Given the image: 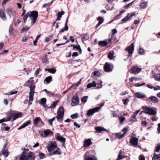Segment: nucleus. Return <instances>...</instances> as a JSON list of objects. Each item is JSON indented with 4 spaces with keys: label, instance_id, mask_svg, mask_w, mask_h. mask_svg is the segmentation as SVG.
<instances>
[{
    "label": "nucleus",
    "instance_id": "47",
    "mask_svg": "<svg viewBox=\"0 0 160 160\" xmlns=\"http://www.w3.org/2000/svg\"><path fill=\"white\" fill-rule=\"evenodd\" d=\"M98 20L99 21L98 22L101 24L104 21L103 18L101 17H99L98 18Z\"/></svg>",
    "mask_w": 160,
    "mask_h": 160
},
{
    "label": "nucleus",
    "instance_id": "38",
    "mask_svg": "<svg viewBox=\"0 0 160 160\" xmlns=\"http://www.w3.org/2000/svg\"><path fill=\"white\" fill-rule=\"evenodd\" d=\"M114 52L112 51H110L108 54V58L110 59H112L113 58Z\"/></svg>",
    "mask_w": 160,
    "mask_h": 160
},
{
    "label": "nucleus",
    "instance_id": "32",
    "mask_svg": "<svg viewBox=\"0 0 160 160\" xmlns=\"http://www.w3.org/2000/svg\"><path fill=\"white\" fill-rule=\"evenodd\" d=\"M96 85L97 84L96 82L95 81H93L92 83H88L87 86V87L88 88H90L92 87H95Z\"/></svg>",
    "mask_w": 160,
    "mask_h": 160
},
{
    "label": "nucleus",
    "instance_id": "6",
    "mask_svg": "<svg viewBox=\"0 0 160 160\" xmlns=\"http://www.w3.org/2000/svg\"><path fill=\"white\" fill-rule=\"evenodd\" d=\"M56 148L57 144L56 142L54 141H52L49 143L47 148L50 153H51V151L53 150Z\"/></svg>",
    "mask_w": 160,
    "mask_h": 160
},
{
    "label": "nucleus",
    "instance_id": "26",
    "mask_svg": "<svg viewBox=\"0 0 160 160\" xmlns=\"http://www.w3.org/2000/svg\"><path fill=\"white\" fill-rule=\"evenodd\" d=\"M30 123V122L29 121H27L25 123H24L20 127L18 128V130H20L22 128H23L26 126L29 125Z\"/></svg>",
    "mask_w": 160,
    "mask_h": 160
},
{
    "label": "nucleus",
    "instance_id": "64",
    "mask_svg": "<svg viewBox=\"0 0 160 160\" xmlns=\"http://www.w3.org/2000/svg\"><path fill=\"white\" fill-rule=\"evenodd\" d=\"M139 160H145V158L143 155H140L139 157Z\"/></svg>",
    "mask_w": 160,
    "mask_h": 160
},
{
    "label": "nucleus",
    "instance_id": "40",
    "mask_svg": "<svg viewBox=\"0 0 160 160\" xmlns=\"http://www.w3.org/2000/svg\"><path fill=\"white\" fill-rule=\"evenodd\" d=\"M47 55L45 54L42 57V62L46 63L47 62Z\"/></svg>",
    "mask_w": 160,
    "mask_h": 160
},
{
    "label": "nucleus",
    "instance_id": "61",
    "mask_svg": "<svg viewBox=\"0 0 160 160\" xmlns=\"http://www.w3.org/2000/svg\"><path fill=\"white\" fill-rule=\"evenodd\" d=\"M46 94L49 97L53 96V94L52 92L49 91H48Z\"/></svg>",
    "mask_w": 160,
    "mask_h": 160
},
{
    "label": "nucleus",
    "instance_id": "19",
    "mask_svg": "<svg viewBox=\"0 0 160 160\" xmlns=\"http://www.w3.org/2000/svg\"><path fill=\"white\" fill-rule=\"evenodd\" d=\"M149 99L153 103H157L158 102V98L155 96H152L150 97L149 98Z\"/></svg>",
    "mask_w": 160,
    "mask_h": 160
},
{
    "label": "nucleus",
    "instance_id": "8",
    "mask_svg": "<svg viewBox=\"0 0 160 160\" xmlns=\"http://www.w3.org/2000/svg\"><path fill=\"white\" fill-rule=\"evenodd\" d=\"M138 138H136L135 137L131 136L129 142L131 145L136 147L137 146L138 143Z\"/></svg>",
    "mask_w": 160,
    "mask_h": 160
},
{
    "label": "nucleus",
    "instance_id": "23",
    "mask_svg": "<svg viewBox=\"0 0 160 160\" xmlns=\"http://www.w3.org/2000/svg\"><path fill=\"white\" fill-rule=\"evenodd\" d=\"M95 129L98 132H100L102 131H107V130L106 129H105L103 127H95Z\"/></svg>",
    "mask_w": 160,
    "mask_h": 160
},
{
    "label": "nucleus",
    "instance_id": "25",
    "mask_svg": "<svg viewBox=\"0 0 160 160\" xmlns=\"http://www.w3.org/2000/svg\"><path fill=\"white\" fill-rule=\"evenodd\" d=\"M40 122L43 123L42 120L39 117H36L34 120V124L35 125H37Z\"/></svg>",
    "mask_w": 160,
    "mask_h": 160
},
{
    "label": "nucleus",
    "instance_id": "9",
    "mask_svg": "<svg viewBox=\"0 0 160 160\" xmlns=\"http://www.w3.org/2000/svg\"><path fill=\"white\" fill-rule=\"evenodd\" d=\"M100 109V107H96L90 109L88 111L87 114L88 116L92 115L94 113L98 112Z\"/></svg>",
    "mask_w": 160,
    "mask_h": 160
},
{
    "label": "nucleus",
    "instance_id": "46",
    "mask_svg": "<svg viewBox=\"0 0 160 160\" xmlns=\"http://www.w3.org/2000/svg\"><path fill=\"white\" fill-rule=\"evenodd\" d=\"M147 2H144L141 4V7L142 8H144L147 6Z\"/></svg>",
    "mask_w": 160,
    "mask_h": 160
},
{
    "label": "nucleus",
    "instance_id": "11",
    "mask_svg": "<svg viewBox=\"0 0 160 160\" xmlns=\"http://www.w3.org/2000/svg\"><path fill=\"white\" fill-rule=\"evenodd\" d=\"M136 14L135 12L133 13H128L127 15L122 20V21L125 22L126 21L129 20L133 16Z\"/></svg>",
    "mask_w": 160,
    "mask_h": 160
},
{
    "label": "nucleus",
    "instance_id": "31",
    "mask_svg": "<svg viewBox=\"0 0 160 160\" xmlns=\"http://www.w3.org/2000/svg\"><path fill=\"white\" fill-rule=\"evenodd\" d=\"M2 152L3 155L6 157H7L8 155V152L7 149H6V147L4 146L2 149Z\"/></svg>",
    "mask_w": 160,
    "mask_h": 160
},
{
    "label": "nucleus",
    "instance_id": "55",
    "mask_svg": "<svg viewBox=\"0 0 160 160\" xmlns=\"http://www.w3.org/2000/svg\"><path fill=\"white\" fill-rule=\"evenodd\" d=\"M40 37V35H38V36H37L35 40L33 41V43H34V45H36V42H37L38 38H39Z\"/></svg>",
    "mask_w": 160,
    "mask_h": 160
},
{
    "label": "nucleus",
    "instance_id": "16",
    "mask_svg": "<svg viewBox=\"0 0 160 160\" xmlns=\"http://www.w3.org/2000/svg\"><path fill=\"white\" fill-rule=\"evenodd\" d=\"M87 153L85 155L84 160H97V158L93 155L90 156H87Z\"/></svg>",
    "mask_w": 160,
    "mask_h": 160
},
{
    "label": "nucleus",
    "instance_id": "53",
    "mask_svg": "<svg viewBox=\"0 0 160 160\" xmlns=\"http://www.w3.org/2000/svg\"><path fill=\"white\" fill-rule=\"evenodd\" d=\"M128 131V128L127 127H125L122 130V132H123L124 133L123 134H125H125Z\"/></svg>",
    "mask_w": 160,
    "mask_h": 160
},
{
    "label": "nucleus",
    "instance_id": "48",
    "mask_svg": "<svg viewBox=\"0 0 160 160\" xmlns=\"http://www.w3.org/2000/svg\"><path fill=\"white\" fill-rule=\"evenodd\" d=\"M160 151V144H158L157 145L156 147V149L154 150V152H159Z\"/></svg>",
    "mask_w": 160,
    "mask_h": 160
},
{
    "label": "nucleus",
    "instance_id": "52",
    "mask_svg": "<svg viewBox=\"0 0 160 160\" xmlns=\"http://www.w3.org/2000/svg\"><path fill=\"white\" fill-rule=\"evenodd\" d=\"M119 118L120 120V123H122L124 120L125 119V118L124 117H119Z\"/></svg>",
    "mask_w": 160,
    "mask_h": 160
},
{
    "label": "nucleus",
    "instance_id": "62",
    "mask_svg": "<svg viewBox=\"0 0 160 160\" xmlns=\"http://www.w3.org/2000/svg\"><path fill=\"white\" fill-rule=\"evenodd\" d=\"M147 122L146 121H142V122L141 123V125L143 127H146V125H147Z\"/></svg>",
    "mask_w": 160,
    "mask_h": 160
},
{
    "label": "nucleus",
    "instance_id": "24",
    "mask_svg": "<svg viewBox=\"0 0 160 160\" xmlns=\"http://www.w3.org/2000/svg\"><path fill=\"white\" fill-rule=\"evenodd\" d=\"M100 73L98 71H95L93 72L91 75V77L93 78H96L99 76Z\"/></svg>",
    "mask_w": 160,
    "mask_h": 160
},
{
    "label": "nucleus",
    "instance_id": "28",
    "mask_svg": "<svg viewBox=\"0 0 160 160\" xmlns=\"http://www.w3.org/2000/svg\"><path fill=\"white\" fill-rule=\"evenodd\" d=\"M107 44V40L100 41L98 42V45L101 47L106 46Z\"/></svg>",
    "mask_w": 160,
    "mask_h": 160
},
{
    "label": "nucleus",
    "instance_id": "59",
    "mask_svg": "<svg viewBox=\"0 0 160 160\" xmlns=\"http://www.w3.org/2000/svg\"><path fill=\"white\" fill-rule=\"evenodd\" d=\"M21 22V21L20 19H18L17 20L16 22H15L14 25L15 26H17Z\"/></svg>",
    "mask_w": 160,
    "mask_h": 160
},
{
    "label": "nucleus",
    "instance_id": "10",
    "mask_svg": "<svg viewBox=\"0 0 160 160\" xmlns=\"http://www.w3.org/2000/svg\"><path fill=\"white\" fill-rule=\"evenodd\" d=\"M141 71V69L137 66H134L131 69L130 72L132 74H136L139 73Z\"/></svg>",
    "mask_w": 160,
    "mask_h": 160
},
{
    "label": "nucleus",
    "instance_id": "4",
    "mask_svg": "<svg viewBox=\"0 0 160 160\" xmlns=\"http://www.w3.org/2000/svg\"><path fill=\"white\" fill-rule=\"evenodd\" d=\"M64 114L63 108L62 107H60L58 111L57 115L56 117L58 121L60 122L62 120Z\"/></svg>",
    "mask_w": 160,
    "mask_h": 160
},
{
    "label": "nucleus",
    "instance_id": "33",
    "mask_svg": "<svg viewBox=\"0 0 160 160\" xmlns=\"http://www.w3.org/2000/svg\"><path fill=\"white\" fill-rule=\"evenodd\" d=\"M0 17L3 19L5 20L6 19L5 14L3 10H0Z\"/></svg>",
    "mask_w": 160,
    "mask_h": 160
},
{
    "label": "nucleus",
    "instance_id": "3",
    "mask_svg": "<svg viewBox=\"0 0 160 160\" xmlns=\"http://www.w3.org/2000/svg\"><path fill=\"white\" fill-rule=\"evenodd\" d=\"M143 109V112L150 115H155L156 114L157 109L155 108H150L148 107H142Z\"/></svg>",
    "mask_w": 160,
    "mask_h": 160
},
{
    "label": "nucleus",
    "instance_id": "58",
    "mask_svg": "<svg viewBox=\"0 0 160 160\" xmlns=\"http://www.w3.org/2000/svg\"><path fill=\"white\" fill-rule=\"evenodd\" d=\"M134 1H132V2L129 3L126 5L124 6V8H125L127 9L131 5L132 3H133Z\"/></svg>",
    "mask_w": 160,
    "mask_h": 160
},
{
    "label": "nucleus",
    "instance_id": "49",
    "mask_svg": "<svg viewBox=\"0 0 160 160\" xmlns=\"http://www.w3.org/2000/svg\"><path fill=\"white\" fill-rule=\"evenodd\" d=\"M78 113H76L71 115V117L73 119L76 118L78 117Z\"/></svg>",
    "mask_w": 160,
    "mask_h": 160
},
{
    "label": "nucleus",
    "instance_id": "35",
    "mask_svg": "<svg viewBox=\"0 0 160 160\" xmlns=\"http://www.w3.org/2000/svg\"><path fill=\"white\" fill-rule=\"evenodd\" d=\"M61 153V152L60 150V149L58 148L54 152L52 153H50V155H52L53 154H60Z\"/></svg>",
    "mask_w": 160,
    "mask_h": 160
},
{
    "label": "nucleus",
    "instance_id": "2",
    "mask_svg": "<svg viewBox=\"0 0 160 160\" xmlns=\"http://www.w3.org/2000/svg\"><path fill=\"white\" fill-rule=\"evenodd\" d=\"M27 151L28 150H25L21 154L19 158L20 160H34L35 156L32 152H30L27 153Z\"/></svg>",
    "mask_w": 160,
    "mask_h": 160
},
{
    "label": "nucleus",
    "instance_id": "57",
    "mask_svg": "<svg viewBox=\"0 0 160 160\" xmlns=\"http://www.w3.org/2000/svg\"><path fill=\"white\" fill-rule=\"evenodd\" d=\"M144 50L142 48H140L138 51V53L140 54H142L144 53Z\"/></svg>",
    "mask_w": 160,
    "mask_h": 160
},
{
    "label": "nucleus",
    "instance_id": "56",
    "mask_svg": "<svg viewBox=\"0 0 160 160\" xmlns=\"http://www.w3.org/2000/svg\"><path fill=\"white\" fill-rule=\"evenodd\" d=\"M136 116L133 114V115H132V117L131 119V121L133 122H135L136 121Z\"/></svg>",
    "mask_w": 160,
    "mask_h": 160
},
{
    "label": "nucleus",
    "instance_id": "15",
    "mask_svg": "<svg viewBox=\"0 0 160 160\" xmlns=\"http://www.w3.org/2000/svg\"><path fill=\"white\" fill-rule=\"evenodd\" d=\"M46 99L45 98H42L39 101V103L42 105L45 108H49L48 107L46 104Z\"/></svg>",
    "mask_w": 160,
    "mask_h": 160
},
{
    "label": "nucleus",
    "instance_id": "1",
    "mask_svg": "<svg viewBox=\"0 0 160 160\" xmlns=\"http://www.w3.org/2000/svg\"><path fill=\"white\" fill-rule=\"evenodd\" d=\"M29 16L32 20L31 24L32 25L36 22V20L38 17V12L36 11H34L32 12H28L23 16V19L24 23L25 22L27 18Z\"/></svg>",
    "mask_w": 160,
    "mask_h": 160
},
{
    "label": "nucleus",
    "instance_id": "12",
    "mask_svg": "<svg viewBox=\"0 0 160 160\" xmlns=\"http://www.w3.org/2000/svg\"><path fill=\"white\" fill-rule=\"evenodd\" d=\"M22 115L23 114L21 112L18 113H12V121H14L18 118H21Z\"/></svg>",
    "mask_w": 160,
    "mask_h": 160
},
{
    "label": "nucleus",
    "instance_id": "22",
    "mask_svg": "<svg viewBox=\"0 0 160 160\" xmlns=\"http://www.w3.org/2000/svg\"><path fill=\"white\" fill-rule=\"evenodd\" d=\"M92 144V142L90 139H86L85 140L84 142V147H88L89 146Z\"/></svg>",
    "mask_w": 160,
    "mask_h": 160
},
{
    "label": "nucleus",
    "instance_id": "36",
    "mask_svg": "<svg viewBox=\"0 0 160 160\" xmlns=\"http://www.w3.org/2000/svg\"><path fill=\"white\" fill-rule=\"evenodd\" d=\"M123 152L122 151H120L119 155L118 156V158L116 160H120L124 158V156L122 155Z\"/></svg>",
    "mask_w": 160,
    "mask_h": 160
},
{
    "label": "nucleus",
    "instance_id": "18",
    "mask_svg": "<svg viewBox=\"0 0 160 160\" xmlns=\"http://www.w3.org/2000/svg\"><path fill=\"white\" fill-rule=\"evenodd\" d=\"M7 14L10 16L11 17L13 16L15 14V12L13 10L8 8L6 10Z\"/></svg>",
    "mask_w": 160,
    "mask_h": 160
},
{
    "label": "nucleus",
    "instance_id": "20",
    "mask_svg": "<svg viewBox=\"0 0 160 160\" xmlns=\"http://www.w3.org/2000/svg\"><path fill=\"white\" fill-rule=\"evenodd\" d=\"M135 95L136 97L138 98H144L146 97V95L144 93L138 92L136 93Z\"/></svg>",
    "mask_w": 160,
    "mask_h": 160
},
{
    "label": "nucleus",
    "instance_id": "51",
    "mask_svg": "<svg viewBox=\"0 0 160 160\" xmlns=\"http://www.w3.org/2000/svg\"><path fill=\"white\" fill-rule=\"evenodd\" d=\"M55 119V117H53L51 119H49L48 120V124L50 125H52V122Z\"/></svg>",
    "mask_w": 160,
    "mask_h": 160
},
{
    "label": "nucleus",
    "instance_id": "34",
    "mask_svg": "<svg viewBox=\"0 0 160 160\" xmlns=\"http://www.w3.org/2000/svg\"><path fill=\"white\" fill-rule=\"evenodd\" d=\"M64 14V12L63 11H62L60 12H58V14L57 18V20L58 21L60 20V18Z\"/></svg>",
    "mask_w": 160,
    "mask_h": 160
},
{
    "label": "nucleus",
    "instance_id": "44",
    "mask_svg": "<svg viewBox=\"0 0 160 160\" xmlns=\"http://www.w3.org/2000/svg\"><path fill=\"white\" fill-rule=\"evenodd\" d=\"M138 78L136 77H132L129 78V80L130 82H132L134 80L136 81Z\"/></svg>",
    "mask_w": 160,
    "mask_h": 160
},
{
    "label": "nucleus",
    "instance_id": "54",
    "mask_svg": "<svg viewBox=\"0 0 160 160\" xmlns=\"http://www.w3.org/2000/svg\"><path fill=\"white\" fill-rule=\"evenodd\" d=\"M39 158L40 159H42L44 158L45 155L44 154L42 153H40L39 154Z\"/></svg>",
    "mask_w": 160,
    "mask_h": 160
},
{
    "label": "nucleus",
    "instance_id": "45",
    "mask_svg": "<svg viewBox=\"0 0 160 160\" xmlns=\"http://www.w3.org/2000/svg\"><path fill=\"white\" fill-rule=\"evenodd\" d=\"M58 102V101L53 102L52 103L51 105L50 108H55Z\"/></svg>",
    "mask_w": 160,
    "mask_h": 160
},
{
    "label": "nucleus",
    "instance_id": "17",
    "mask_svg": "<svg viewBox=\"0 0 160 160\" xmlns=\"http://www.w3.org/2000/svg\"><path fill=\"white\" fill-rule=\"evenodd\" d=\"M104 69L105 71L106 72H110L112 71L110 65L108 62H106L105 63L104 67Z\"/></svg>",
    "mask_w": 160,
    "mask_h": 160
},
{
    "label": "nucleus",
    "instance_id": "14",
    "mask_svg": "<svg viewBox=\"0 0 160 160\" xmlns=\"http://www.w3.org/2000/svg\"><path fill=\"white\" fill-rule=\"evenodd\" d=\"M134 46L133 43H132L126 49L130 54H132L134 49Z\"/></svg>",
    "mask_w": 160,
    "mask_h": 160
},
{
    "label": "nucleus",
    "instance_id": "60",
    "mask_svg": "<svg viewBox=\"0 0 160 160\" xmlns=\"http://www.w3.org/2000/svg\"><path fill=\"white\" fill-rule=\"evenodd\" d=\"M145 84V83H136L135 85V86L136 87H140L142 85H144Z\"/></svg>",
    "mask_w": 160,
    "mask_h": 160
},
{
    "label": "nucleus",
    "instance_id": "30",
    "mask_svg": "<svg viewBox=\"0 0 160 160\" xmlns=\"http://www.w3.org/2000/svg\"><path fill=\"white\" fill-rule=\"evenodd\" d=\"M34 93V91H30L29 96V99L30 101H32L33 100V96Z\"/></svg>",
    "mask_w": 160,
    "mask_h": 160
},
{
    "label": "nucleus",
    "instance_id": "7",
    "mask_svg": "<svg viewBox=\"0 0 160 160\" xmlns=\"http://www.w3.org/2000/svg\"><path fill=\"white\" fill-rule=\"evenodd\" d=\"M53 134L52 131L49 129L42 131L41 133V136L43 138H46L47 136L51 135Z\"/></svg>",
    "mask_w": 160,
    "mask_h": 160
},
{
    "label": "nucleus",
    "instance_id": "41",
    "mask_svg": "<svg viewBox=\"0 0 160 160\" xmlns=\"http://www.w3.org/2000/svg\"><path fill=\"white\" fill-rule=\"evenodd\" d=\"M52 77L48 76L47 77L44 79V81H46L47 83H49L52 80Z\"/></svg>",
    "mask_w": 160,
    "mask_h": 160
},
{
    "label": "nucleus",
    "instance_id": "21",
    "mask_svg": "<svg viewBox=\"0 0 160 160\" xmlns=\"http://www.w3.org/2000/svg\"><path fill=\"white\" fill-rule=\"evenodd\" d=\"M56 138L57 140L60 141L63 144H64V142L65 141V138L59 136H56Z\"/></svg>",
    "mask_w": 160,
    "mask_h": 160
},
{
    "label": "nucleus",
    "instance_id": "5",
    "mask_svg": "<svg viewBox=\"0 0 160 160\" xmlns=\"http://www.w3.org/2000/svg\"><path fill=\"white\" fill-rule=\"evenodd\" d=\"M33 79V78H30L25 83L26 86L29 87L30 91H34L35 88V86L34 84V81Z\"/></svg>",
    "mask_w": 160,
    "mask_h": 160
},
{
    "label": "nucleus",
    "instance_id": "37",
    "mask_svg": "<svg viewBox=\"0 0 160 160\" xmlns=\"http://www.w3.org/2000/svg\"><path fill=\"white\" fill-rule=\"evenodd\" d=\"M45 71H48L49 72L52 73V74L55 73L56 72V70L54 68L51 69H45Z\"/></svg>",
    "mask_w": 160,
    "mask_h": 160
},
{
    "label": "nucleus",
    "instance_id": "43",
    "mask_svg": "<svg viewBox=\"0 0 160 160\" xmlns=\"http://www.w3.org/2000/svg\"><path fill=\"white\" fill-rule=\"evenodd\" d=\"M53 38L52 35H50L48 37H46L45 39V41L46 42H48L51 40Z\"/></svg>",
    "mask_w": 160,
    "mask_h": 160
},
{
    "label": "nucleus",
    "instance_id": "27",
    "mask_svg": "<svg viewBox=\"0 0 160 160\" xmlns=\"http://www.w3.org/2000/svg\"><path fill=\"white\" fill-rule=\"evenodd\" d=\"M152 160H160V154H156L155 153H154Z\"/></svg>",
    "mask_w": 160,
    "mask_h": 160
},
{
    "label": "nucleus",
    "instance_id": "29",
    "mask_svg": "<svg viewBox=\"0 0 160 160\" xmlns=\"http://www.w3.org/2000/svg\"><path fill=\"white\" fill-rule=\"evenodd\" d=\"M12 118V113L8 114L6 116V118H4L5 119V121L6 122H7L10 121Z\"/></svg>",
    "mask_w": 160,
    "mask_h": 160
},
{
    "label": "nucleus",
    "instance_id": "39",
    "mask_svg": "<svg viewBox=\"0 0 160 160\" xmlns=\"http://www.w3.org/2000/svg\"><path fill=\"white\" fill-rule=\"evenodd\" d=\"M116 138H121L125 136V134H122L121 132L116 134Z\"/></svg>",
    "mask_w": 160,
    "mask_h": 160
},
{
    "label": "nucleus",
    "instance_id": "13",
    "mask_svg": "<svg viewBox=\"0 0 160 160\" xmlns=\"http://www.w3.org/2000/svg\"><path fill=\"white\" fill-rule=\"evenodd\" d=\"M79 102V99L78 98L77 96H74L72 99V102L71 105L72 106H74L78 104Z\"/></svg>",
    "mask_w": 160,
    "mask_h": 160
},
{
    "label": "nucleus",
    "instance_id": "42",
    "mask_svg": "<svg viewBox=\"0 0 160 160\" xmlns=\"http://www.w3.org/2000/svg\"><path fill=\"white\" fill-rule=\"evenodd\" d=\"M88 98V97L87 96L83 97L81 99L82 102L84 104L86 103L87 101Z\"/></svg>",
    "mask_w": 160,
    "mask_h": 160
},
{
    "label": "nucleus",
    "instance_id": "63",
    "mask_svg": "<svg viewBox=\"0 0 160 160\" xmlns=\"http://www.w3.org/2000/svg\"><path fill=\"white\" fill-rule=\"evenodd\" d=\"M153 89L154 91L160 90V86H157L154 87Z\"/></svg>",
    "mask_w": 160,
    "mask_h": 160
},
{
    "label": "nucleus",
    "instance_id": "50",
    "mask_svg": "<svg viewBox=\"0 0 160 160\" xmlns=\"http://www.w3.org/2000/svg\"><path fill=\"white\" fill-rule=\"evenodd\" d=\"M155 78L157 80L160 81V74H158L155 75Z\"/></svg>",
    "mask_w": 160,
    "mask_h": 160
}]
</instances>
